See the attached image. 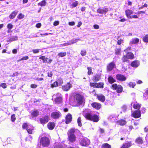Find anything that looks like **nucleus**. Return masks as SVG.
Segmentation results:
<instances>
[{
    "instance_id": "nucleus-10",
    "label": "nucleus",
    "mask_w": 148,
    "mask_h": 148,
    "mask_svg": "<svg viewBox=\"0 0 148 148\" xmlns=\"http://www.w3.org/2000/svg\"><path fill=\"white\" fill-rule=\"evenodd\" d=\"M72 85L69 83H68L66 85L62 86V90L65 91L69 90L72 87Z\"/></svg>"
},
{
    "instance_id": "nucleus-33",
    "label": "nucleus",
    "mask_w": 148,
    "mask_h": 148,
    "mask_svg": "<svg viewBox=\"0 0 148 148\" xmlns=\"http://www.w3.org/2000/svg\"><path fill=\"white\" fill-rule=\"evenodd\" d=\"M46 4V2L45 0H43L42 1L39 3L38 5L40 6H45Z\"/></svg>"
},
{
    "instance_id": "nucleus-26",
    "label": "nucleus",
    "mask_w": 148,
    "mask_h": 148,
    "mask_svg": "<svg viewBox=\"0 0 148 148\" xmlns=\"http://www.w3.org/2000/svg\"><path fill=\"white\" fill-rule=\"evenodd\" d=\"M64 144L61 143H56L54 148H63Z\"/></svg>"
},
{
    "instance_id": "nucleus-53",
    "label": "nucleus",
    "mask_w": 148,
    "mask_h": 148,
    "mask_svg": "<svg viewBox=\"0 0 148 148\" xmlns=\"http://www.w3.org/2000/svg\"><path fill=\"white\" fill-rule=\"evenodd\" d=\"M98 86L97 88H103V84L102 83H97Z\"/></svg>"
},
{
    "instance_id": "nucleus-54",
    "label": "nucleus",
    "mask_w": 148,
    "mask_h": 148,
    "mask_svg": "<svg viewBox=\"0 0 148 148\" xmlns=\"http://www.w3.org/2000/svg\"><path fill=\"white\" fill-rule=\"evenodd\" d=\"M86 54V52L85 50H82L81 52V54L82 56H85Z\"/></svg>"
},
{
    "instance_id": "nucleus-45",
    "label": "nucleus",
    "mask_w": 148,
    "mask_h": 148,
    "mask_svg": "<svg viewBox=\"0 0 148 148\" xmlns=\"http://www.w3.org/2000/svg\"><path fill=\"white\" fill-rule=\"evenodd\" d=\"M128 85L130 87L134 88L136 85V84L134 82H130L128 84Z\"/></svg>"
},
{
    "instance_id": "nucleus-43",
    "label": "nucleus",
    "mask_w": 148,
    "mask_h": 148,
    "mask_svg": "<svg viewBox=\"0 0 148 148\" xmlns=\"http://www.w3.org/2000/svg\"><path fill=\"white\" fill-rule=\"evenodd\" d=\"M81 119L80 117H79L77 120V122L79 126L81 127L82 126V124L81 122Z\"/></svg>"
},
{
    "instance_id": "nucleus-46",
    "label": "nucleus",
    "mask_w": 148,
    "mask_h": 148,
    "mask_svg": "<svg viewBox=\"0 0 148 148\" xmlns=\"http://www.w3.org/2000/svg\"><path fill=\"white\" fill-rule=\"evenodd\" d=\"M90 85L91 86L93 87H94L97 88L98 84L97 83H90Z\"/></svg>"
},
{
    "instance_id": "nucleus-9",
    "label": "nucleus",
    "mask_w": 148,
    "mask_h": 148,
    "mask_svg": "<svg viewBox=\"0 0 148 148\" xmlns=\"http://www.w3.org/2000/svg\"><path fill=\"white\" fill-rule=\"evenodd\" d=\"M108 9L107 8H103V9L99 8L97 10V13L101 14H106L108 11Z\"/></svg>"
},
{
    "instance_id": "nucleus-4",
    "label": "nucleus",
    "mask_w": 148,
    "mask_h": 148,
    "mask_svg": "<svg viewBox=\"0 0 148 148\" xmlns=\"http://www.w3.org/2000/svg\"><path fill=\"white\" fill-rule=\"evenodd\" d=\"M90 143V141L87 138H85L82 139L80 142V145L83 146H88Z\"/></svg>"
},
{
    "instance_id": "nucleus-42",
    "label": "nucleus",
    "mask_w": 148,
    "mask_h": 148,
    "mask_svg": "<svg viewBox=\"0 0 148 148\" xmlns=\"http://www.w3.org/2000/svg\"><path fill=\"white\" fill-rule=\"evenodd\" d=\"M143 40L145 42H148V34L146 35L143 37Z\"/></svg>"
},
{
    "instance_id": "nucleus-41",
    "label": "nucleus",
    "mask_w": 148,
    "mask_h": 148,
    "mask_svg": "<svg viewBox=\"0 0 148 148\" xmlns=\"http://www.w3.org/2000/svg\"><path fill=\"white\" fill-rule=\"evenodd\" d=\"M18 39V37L17 36H14L10 38L9 40V41L12 42L14 40H17Z\"/></svg>"
},
{
    "instance_id": "nucleus-19",
    "label": "nucleus",
    "mask_w": 148,
    "mask_h": 148,
    "mask_svg": "<svg viewBox=\"0 0 148 148\" xmlns=\"http://www.w3.org/2000/svg\"><path fill=\"white\" fill-rule=\"evenodd\" d=\"M139 41V39L137 38H132L130 42V45H132L133 44H135L138 43Z\"/></svg>"
},
{
    "instance_id": "nucleus-12",
    "label": "nucleus",
    "mask_w": 148,
    "mask_h": 148,
    "mask_svg": "<svg viewBox=\"0 0 148 148\" xmlns=\"http://www.w3.org/2000/svg\"><path fill=\"white\" fill-rule=\"evenodd\" d=\"M132 115L135 118H138L141 116L140 111L139 110L135 111L132 113Z\"/></svg>"
},
{
    "instance_id": "nucleus-39",
    "label": "nucleus",
    "mask_w": 148,
    "mask_h": 148,
    "mask_svg": "<svg viewBox=\"0 0 148 148\" xmlns=\"http://www.w3.org/2000/svg\"><path fill=\"white\" fill-rule=\"evenodd\" d=\"M78 1H75L73 2L72 3V6L71 8H72L77 6L78 4Z\"/></svg>"
},
{
    "instance_id": "nucleus-21",
    "label": "nucleus",
    "mask_w": 148,
    "mask_h": 148,
    "mask_svg": "<svg viewBox=\"0 0 148 148\" xmlns=\"http://www.w3.org/2000/svg\"><path fill=\"white\" fill-rule=\"evenodd\" d=\"M131 105L132 106H133V107L135 109H137L139 110L140 107V105L137 102H136L134 103H132L131 104Z\"/></svg>"
},
{
    "instance_id": "nucleus-29",
    "label": "nucleus",
    "mask_w": 148,
    "mask_h": 148,
    "mask_svg": "<svg viewBox=\"0 0 148 148\" xmlns=\"http://www.w3.org/2000/svg\"><path fill=\"white\" fill-rule=\"evenodd\" d=\"M17 12L14 11L12 12L9 16V18L11 19H12L14 18L17 13Z\"/></svg>"
},
{
    "instance_id": "nucleus-7",
    "label": "nucleus",
    "mask_w": 148,
    "mask_h": 148,
    "mask_svg": "<svg viewBox=\"0 0 148 148\" xmlns=\"http://www.w3.org/2000/svg\"><path fill=\"white\" fill-rule=\"evenodd\" d=\"M51 117L54 119H58L61 116V114L58 111H56L52 112L51 115Z\"/></svg>"
},
{
    "instance_id": "nucleus-11",
    "label": "nucleus",
    "mask_w": 148,
    "mask_h": 148,
    "mask_svg": "<svg viewBox=\"0 0 148 148\" xmlns=\"http://www.w3.org/2000/svg\"><path fill=\"white\" fill-rule=\"evenodd\" d=\"M116 77L118 80L122 81H125L126 79V78L125 76L120 74H117Z\"/></svg>"
},
{
    "instance_id": "nucleus-51",
    "label": "nucleus",
    "mask_w": 148,
    "mask_h": 148,
    "mask_svg": "<svg viewBox=\"0 0 148 148\" xmlns=\"http://www.w3.org/2000/svg\"><path fill=\"white\" fill-rule=\"evenodd\" d=\"M0 86L3 88H5L7 87L6 84L5 83H2L0 84Z\"/></svg>"
},
{
    "instance_id": "nucleus-20",
    "label": "nucleus",
    "mask_w": 148,
    "mask_h": 148,
    "mask_svg": "<svg viewBox=\"0 0 148 148\" xmlns=\"http://www.w3.org/2000/svg\"><path fill=\"white\" fill-rule=\"evenodd\" d=\"M34 129V127L31 125H29L27 127V130L28 133L31 134L33 133V131Z\"/></svg>"
},
{
    "instance_id": "nucleus-31",
    "label": "nucleus",
    "mask_w": 148,
    "mask_h": 148,
    "mask_svg": "<svg viewBox=\"0 0 148 148\" xmlns=\"http://www.w3.org/2000/svg\"><path fill=\"white\" fill-rule=\"evenodd\" d=\"M108 80L110 84H112L115 82V80L111 76L108 77Z\"/></svg>"
},
{
    "instance_id": "nucleus-18",
    "label": "nucleus",
    "mask_w": 148,
    "mask_h": 148,
    "mask_svg": "<svg viewBox=\"0 0 148 148\" xmlns=\"http://www.w3.org/2000/svg\"><path fill=\"white\" fill-rule=\"evenodd\" d=\"M69 140L71 142H74L76 140V136L75 135H68Z\"/></svg>"
},
{
    "instance_id": "nucleus-55",
    "label": "nucleus",
    "mask_w": 148,
    "mask_h": 148,
    "mask_svg": "<svg viewBox=\"0 0 148 148\" xmlns=\"http://www.w3.org/2000/svg\"><path fill=\"white\" fill-rule=\"evenodd\" d=\"M13 27L11 23H9L7 25V28L9 29H12Z\"/></svg>"
},
{
    "instance_id": "nucleus-64",
    "label": "nucleus",
    "mask_w": 148,
    "mask_h": 148,
    "mask_svg": "<svg viewBox=\"0 0 148 148\" xmlns=\"http://www.w3.org/2000/svg\"><path fill=\"white\" fill-rule=\"evenodd\" d=\"M31 87L33 88H36L37 87V85L34 84H32L31 85Z\"/></svg>"
},
{
    "instance_id": "nucleus-27",
    "label": "nucleus",
    "mask_w": 148,
    "mask_h": 148,
    "mask_svg": "<svg viewBox=\"0 0 148 148\" xmlns=\"http://www.w3.org/2000/svg\"><path fill=\"white\" fill-rule=\"evenodd\" d=\"M132 145L131 143L128 142L127 143L123 144L121 148H128Z\"/></svg>"
},
{
    "instance_id": "nucleus-16",
    "label": "nucleus",
    "mask_w": 148,
    "mask_h": 148,
    "mask_svg": "<svg viewBox=\"0 0 148 148\" xmlns=\"http://www.w3.org/2000/svg\"><path fill=\"white\" fill-rule=\"evenodd\" d=\"M91 106L93 108L96 109L98 110L101 107V105L98 103L94 102L91 104Z\"/></svg>"
},
{
    "instance_id": "nucleus-17",
    "label": "nucleus",
    "mask_w": 148,
    "mask_h": 148,
    "mask_svg": "<svg viewBox=\"0 0 148 148\" xmlns=\"http://www.w3.org/2000/svg\"><path fill=\"white\" fill-rule=\"evenodd\" d=\"M78 131L77 129L73 128L69 130L68 133V135H75V133Z\"/></svg>"
},
{
    "instance_id": "nucleus-44",
    "label": "nucleus",
    "mask_w": 148,
    "mask_h": 148,
    "mask_svg": "<svg viewBox=\"0 0 148 148\" xmlns=\"http://www.w3.org/2000/svg\"><path fill=\"white\" fill-rule=\"evenodd\" d=\"M66 55V52L63 53H60L58 54L59 57H63L65 56Z\"/></svg>"
},
{
    "instance_id": "nucleus-35",
    "label": "nucleus",
    "mask_w": 148,
    "mask_h": 148,
    "mask_svg": "<svg viewBox=\"0 0 148 148\" xmlns=\"http://www.w3.org/2000/svg\"><path fill=\"white\" fill-rule=\"evenodd\" d=\"M136 142L138 144H142L143 143V140L141 138L139 137L136 140Z\"/></svg>"
},
{
    "instance_id": "nucleus-63",
    "label": "nucleus",
    "mask_w": 148,
    "mask_h": 148,
    "mask_svg": "<svg viewBox=\"0 0 148 148\" xmlns=\"http://www.w3.org/2000/svg\"><path fill=\"white\" fill-rule=\"evenodd\" d=\"M93 27L95 29H97L99 28V25L95 24L93 25Z\"/></svg>"
},
{
    "instance_id": "nucleus-30",
    "label": "nucleus",
    "mask_w": 148,
    "mask_h": 148,
    "mask_svg": "<svg viewBox=\"0 0 148 148\" xmlns=\"http://www.w3.org/2000/svg\"><path fill=\"white\" fill-rule=\"evenodd\" d=\"M126 56L129 59H132L134 57V54L131 52L127 53Z\"/></svg>"
},
{
    "instance_id": "nucleus-1",
    "label": "nucleus",
    "mask_w": 148,
    "mask_h": 148,
    "mask_svg": "<svg viewBox=\"0 0 148 148\" xmlns=\"http://www.w3.org/2000/svg\"><path fill=\"white\" fill-rule=\"evenodd\" d=\"M84 115L86 119H87L92 121L95 122H97L99 120V117L96 114H92L89 113L84 112Z\"/></svg>"
},
{
    "instance_id": "nucleus-56",
    "label": "nucleus",
    "mask_w": 148,
    "mask_h": 148,
    "mask_svg": "<svg viewBox=\"0 0 148 148\" xmlns=\"http://www.w3.org/2000/svg\"><path fill=\"white\" fill-rule=\"evenodd\" d=\"M131 49V47H128L126 49L124 50V51L126 53L128 52Z\"/></svg>"
},
{
    "instance_id": "nucleus-49",
    "label": "nucleus",
    "mask_w": 148,
    "mask_h": 148,
    "mask_svg": "<svg viewBox=\"0 0 148 148\" xmlns=\"http://www.w3.org/2000/svg\"><path fill=\"white\" fill-rule=\"evenodd\" d=\"M15 116V114H13L11 116V120L12 122H14L16 120V118Z\"/></svg>"
},
{
    "instance_id": "nucleus-15",
    "label": "nucleus",
    "mask_w": 148,
    "mask_h": 148,
    "mask_svg": "<svg viewBox=\"0 0 148 148\" xmlns=\"http://www.w3.org/2000/svg\"><path fill=\"white\" fill-rule=\"evenodd\" d=\"M65 123L66 124H68L70 123L72 119V115L69 113H68L66 117Z\"/></svg>"
},
{
    "instance_id": "nucleus-40",
    "label": "nucleus",
    "mask_w": 148,
    "mask_h": 148,
    "mask_svg": "<svg viewBox=\"0 0 148 148\" xmlns=\"http://www.w3.org/2000/svg\"><path fill=\"white\" fill-rule=\"evenodd\" d=\"M128 58L127 56L125 55L122 58V60L123 62H127L128 61Z\"/></svg>"
},
{
    "instance_id": "nucleus-60",
    "label": "nucleus",
    "mask_w": 148,
    "mask_h": 148,
    "mask_svg": "<svg viewBox=\"0 0 148 148\" xmlns=\"http://www.w3.org/2000/svg\"><path fill=\"white\" fill-rule=\"evenodd\" d=\"M70 45V44L69 42H68L65 43L61 45L60 46H68Z\"/></svg>"
},
{
    "instance_id": "nucleus-50",
    "label": "nucleus",
    "mask_w": 148,
    "mask_h": 148,
    "mask_svg": "<svg viewBox=\"0 0 148 148\" xmlns=\"http://www.w3.org/2000/svg\"><path fill=\"white\" fill-rule=\"evenodd\" d=\"M29 58V57H28V56H25V57H24L22 58H21L19 59L18 61V62H19V61H22V60H27V59H28Z\"/></svg>"
},
{
    "instance_id": "nucleus-58",
    "label": "nucleus",
    "mask_w": 148,
    "mask_h": 148,
    "mask_svg": "<svg viewBox=\"0 0 148 148\" xmlns=\"http://www.w3.org/2000/svg\"><path fill=\"white\" fill-rule=\"evenodd\" d=\"M88 70V75H90L91 74V68H90L89 67H87Z\"/></svg>"
},
{
    "instance_id": "nucleus-52",
    "label": "nucleus",
    "mask_w": 148,
    "mask_h": 148,
    "mask_svg": "<svg viewBox=\"0 0 148 148\" xmlns=\"http://www.w3.org/2000/svg\"><path fill=\"white\" fill-rule=\"evenodd\" d=\"M29 125H30L29 124L28 125L26 123H24L22 125V128H23V129H25V128L27 129V127H28Z\"/></svg>"
},
{
    "instance_id": "nucleus-25",
    "label": "nucleus",
    "mask_w": 148,
    "mask_h": 148,
    "mask_svg": "<svg viewBox=\"0 0 148 148\" xmlns=\"http://www.w3.org/2000/svg\"><path fill=\"white\" fill-rule=\"evenodd\" d=\"M139 65V62L137 61H135L132 62L131 64V65L132 66L134 67H137Z\"/></svg>"
},
{
    "instance_id": "nucleus-14",
    "label": "nucleus",
    "mask_w": 148,
    "mask_h": 148,
    "mask_svg": "<svg viewBox=\"0 0 148 148\" xmlns=\"http://www.w3.org/2000/svg\"><path fill=\"white\" fill-rule=\"evenodd\" d=\"M39 58L42 60L44 63L50 64L52 61V60L51 59L48 60V58H46L45 56H41Z\"/></svg>"
},
{
    "instance_id": "nucleus-5",
    "label": "nucleus",
    "mask_w": 148,
    "mask_h": 148,
    "mask_svg": "<svg viewBox=\"0 0 148 148\" xmlns=\"http://www.w3.org/2000/svg\"><path fill=\"white\" fill-rule=\"evenodd\" d=\"M112 88L113 90H116L118 93H121L123 90V88L121 85H118L116 84H114L112 85Z\"/></svg>"
},
{
    "instance_id": "nucleus-62",
    "label": "nucleus",
    "mask_w": 148,
    "mask_h": 148,
    "mask_svg": "<svg viewBox=\"0 0 148 148\" xmlns=\"http://www.w3.org/2000/svg\"><path fill=\"white\" fill-rule=\"evenodd\" d=\"M126 106L125 105H123L122 107V109L124 112H125L126 111Z\"/></svg>"
},
{
    "instance_id": "nucleus-24",
    "label": "nucleus",
    "mask_w": 148,
    "mask_h": 148,
    "mask_svg": "<svg viewBox=\"0 0 148 148\" xmlns=\"http://www.w3.org/2000/svg\"><path fill=\"white\" fill-rule=\"evenodd\" d=\"M117 123L121 125H123L126 124V121L123 119L120 120L119 121H117Z\"/></svg>"
},
{
    "instance_id": "nucleus-23",
    "label": "nucleus",
    "mask_w": 148,
    "mask_h": 148,
    "mask_svg": "<svg viewBox=\"0 0 148 148\" xmlns=\"http://www.w3.org/2000/svg\"><path fill=\"white\" fill-rule=\"evenodd\" d=\"M55 127L54 123L52 122H49L47 124L48 128L50 130H53Z\"/></svg>"
},
{
    "instance_id": "nucleus-32",
    "label": "nucleus",
    "mask_w": 148,
    "mask_h": 148,
    "mask_svg": "<svg viewBox=\"0 0 148 148\" xmlns=\"http://www.w3.org/2000/svg\"><path fill=\"white\" fill-rule=\"evenodd\" d=\"M98 99L101 101L103 102L105 100V97L103 95H100L97 96Z\"/></svg>"
},
{
    "instance_id": "nucleus-34",
    "label": "nucleus",
    "mask_w": 148,
    "mask_h": 148,
    "mask_svg": "<svg viewBox=\"0 0 148 148\" xmlns=\"http://www.w3.org/2000/svg\"><path fill=\"white\" fill-rule=\"evenodd\" d=\"M101 78V75H96L94 77V80L95 82H97L99 81Z\"/></svg>"
},
{
    "instance_id": "nucleus-28",
    "label": "nucleus",
    "mask_w": 148,
    "mask_h": 148,
    "mask_svg": "<svg viewBox=\"0 0 148 148\" xmlns=\"http://www.w3.org/2000/svg\"><path fill=\"white\" fill-rule=\"evenodd\" d=\"M39 112L37 110H35L32 111L31 113L33 117H36L38 114Z\"/></svg>"
},
{
    "instance_id": "nucleus-57",
    "label": "nucleus",
    "mask_w": 148,
    "mask_h": 148,
    "mask_svg": "<svg viewBox=\"0 0 148 148\" xmlns=\"http://www.w3.org/2000/svg\"><path fill=\"white\" fill-rule=\"evenodd\" d=\"M58 84L60 85L61 84L63 83V80L62 79H60L58 80Z\"/></svg>"
},
{
    "instance_id": "nucleus-61",
    "label": "nucleus",
    "mask_w": 148,
    "mask_h": 148,
    "mask_svg": "<svg viewBox=\"0 0 148 148\" xmlns=\"http://www.w3.org/2000/svg\"><path fill=\"white\" fill-rule=\"evenodd\" d=\"M138 18V16L136 15H132V16H131L130 17V18Z\"/></svg>"
},
{
    "instance_id": "nucleus-2",
    "label": "nucleus",
    "mask_w": 148,
    "mask_h": 148,
    "mask_svg": "<svg viewBox=\"0 0 148 148\" xmlns=\"http://www.w3.org/2000/svg\"><path fill=\"white\" fill-rule=\"evenodd\" d=\"M50 140L47 137H42L40 140V143L42 146L44 147H48L50 144Z\"/></svg>"
},
{
    "instance_id": "nucleus-6",
    "label": "nucleus",
    "mask_w": 148,
    "mask_h": 148,
    "mask_svg": "<svg viewBox=\"0 0 148 148\" xmlns=\"http://www.w3.org/2000/svg\"><path fill=\"white\" fill-rule=\"evenodd\" d=\"M53 99H55V101L56 103H60L62 101L61 94L60 93H57L56 95H54L53 96L52 100H53Z\"/></svg>"
},
{
    "instance_id": "nucleus-22",
    "label": "nucleus",
    "mask_w": 148,
    "mask_h": 148,
    "mask_svg": "<svg viewBox=\"0 0 148 148\" xmlns=\"http://www.w3.org/2000/svg\"><path fill=\"white\" fill-rule=\"evenodd\" d=\"M125 12L126 15L127 17L130 18V17L131 16L130 15L133 13V11L131 10L128 9L126 10Z\"/></svg>"
},
{
    "instance_id": "nucleus-59",
    "label": "nucleus",
    "mask_w": 148,
    "mask_h": 148,
    "mask_svg": "<svg viewBox=\"0 0 148 148\" xmlns=\"http://www.w3.org/2000/svg\"><path fill=\"white\" fill-rule=\"evenodd\" d=\"M39 50L40 49H33L32 50V51L34 53H38L39 52Z\"/></svg>"
},
{
    "instance_id": "nucleus-37",
    "label": "nucleus",
    "mask_w": 148,
    "mask_h": 148,
    "mask_svg": "<svg viewBox=\"0 0 148 148\" xmlns=\"http://www.w3.org/2000/svg\"><path fill=\"white\" fill-rule=\"evenodd\" d=\"M102 148H111V146L108 143L104 144L102 146Z\"/></svg>"
},
{
    "instance_id": "nucleus-47",
    "label": "nucleus",
    "mask_w": 148,
    "mask_h": 148,
    "mask_svg": "<svg viewBox=\"0 0 148 148\" xmlns=\"http://www.w3.org/2000/svg\"><path fill=\"white\" fill-rule=\"evenodd\" d=\"M24 17V15L21 13H20L18 16L17 17L20 19L23 18Z\"/></svg>"
},
{
    "instance_id": "nucleus-3",
    "label": "nucleus",
    "mask_w": 148,
    "mask_h": 148,
    "mask_svg": "<svg viewBox=\"0 0 148 148\" xmlns=\"http://www.w3.org/2000/svg\"><path fill=\"white\" fill-rule=\"evenodd\" d=\"M76 102L79 105H81L84 102V98L83 97L79 94H77L75 96Z\"/></svg>"
},
{
    "instance_id": "nucleus-38",
    "label": "nucleus",
    "mask_w": 148,
    "mask_h": 148,
    "mask_svg": "<svg viewBox=\"0 0 148 148\" xmlns=\"http://www.w3.org/2000/svg\"><path fill=\"white\" fill-rule=\"evenodd\" d=\"M79 40V39H73L69 41V42L70 45L76 42L77 40Z\"/></svg>"
},
{
    "instance_id": "nucleus-8",
    "label": "nucleus",
    "mask_w": 148,
    "mask_h": 148,
    "mask_svg": "<svg viewBox=\"0 0 148 148\" xmlns=\"http://www.w3.org/2000/svg\"><path fill=\"white\" fill-rule=\"evenodd\" d=\"M49 117L48 116H46L40 119V123L42 124H44L47 123L49 121Z\"/></svg>"
},
{
    "instance_id": "nucleus-48",
    "label": "nucleus",
    "mask_w": 148,
    "mask_h": 148,
    "mask_svg": "<svg viewBox=\"0 0 148 148\" xmlns=\"http://www.w3.org/2000/svg\"><path fill=\"white\" fill-rule=\"evenodd\" d=\"M121 51L120 49H115V53L117 55H119Z\"/></svg>"
},
{
    "instance_id": "nucleus-36",
    "label": "nucleus",
    "mask_w": 148,
    "mask_h": 148,
    "mask_svg": "<svg viewBox=\"0 0 148 148\" xmlns=\"http://www.w3.org/2000/svg\"><path fill=\"white\" fill-rule=\"evenodd\" d=\"M58 82L56 81L54 82L53 84H51V87L53 88L54 87H58Z\"/></svg>"
},
{
    "instance_id": "nucleus-13",
    "label": "nucleus",
    "mask_w": 148,
    "mask_h": 148,
    "mask_svg": "<svg viewBox=\"0 0 148 148\" xmlns=\"http://www.w3.org/2000/svg\"><path fill=\"white\" fill-rule=\"evenodd\" d=\"M116 66L115 63L111 62L107 66V70L108 71H111L114 68L116 67Z\"/></svg>"
}]
</instances>
